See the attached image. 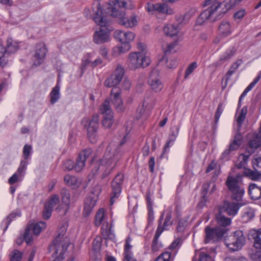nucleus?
Returning a JSON list of instances; mask_svg holds the SVG:
<instances>
[{"mask_svg": "<svg viewBox=\"0 0 261 261\" xmlns=\"http://www.w3.org/2000/svg\"><path fill=\"white\" fill-rule=\"evenodd\" d=\"M226 183L231 192L232 198L238 202V203L224 202L223 206H220L219 211L220 212H226L228 215L234 216L237 214L239 207L244 204L243 203L241 202L243 201L245 191L242 184V177L239 175H237L235 177L229 175Z\"/></svg>", "mask_w": 261, "mask_h": 261, "instance_id": "f257e3e1", "label": "nucleus"}, {"mask_svg": "<svg viewBox=\"0 0 261 261\" xmlns=\"http://www.w3.org/2000/svg\"><path fill=\"white\" fill-rule=\"evenodd\" d=\"M126 137L127 135L123 137L119 145L111 143L107 146L103 158L99 161L98 167L96 171L97 173H101L102 178L111 173L121 158L122 154L119 146H122L126 141Z\"/></svg>", "mask_w": 261, "mask_h": 261, "instance_id": "f03ea898", "label": "nucleus"}, {"mask_svg": "<svg viewBox=\"0 0 261 261\" xmlns=\"http://www.w3.org/2000/svg\"><path fill=\"white\" fill-rule=\"evenodd\" d=\"M123 8L132 9L133 4L130 0H111L108 4L107 12L114 17L117 18L119 24L126 28H132L137 24V17L135 15L126 18Z\"/></svg>", "mask_w": 261, "mask_h": 261, "instance_id": "7ed1b4c3", "label": "nucleus"}, {"mask_svg": "<svg viewBox=\"0 0 261 261\" xmlns=\"http://www.w3.org/2000/svg\"><path fill=\"white\" fill-rule=\"evenodd\" d=\"M96 16L93 18L94 22L100 28L99 30L95 31L93 35V41L96 44L103 43L109 41L108 29L111 22L107 17H100V10L98 9L96 12Z\"/></svg>", "mask_w": 261, "mask_h": 261, "instance_id": "20e7f679", "label": "nucleus"}, {"mask_svg": "<svg viewBox=\"0 0 261 261\" xmlns=\"http://www.w3.org/2000/svg\"><path fill=\"white\" fill-rule=\"evenodd\" d=\"M66 230L65 227L61 228V232L59 233L50 246V251H54V254L59 259L63 258V255L70 244L69 238L64 236Z\"/></svg>", "mask_w": 261, "mask_h": 261, "instance_id": "39448f33", "label": "nucleus"}, {"mask_svg": "<svg viewBox=\"0 0 261 261\" xmlns=\"http://www.w3.org/2000/svg\"><path fill=\"white\" fill-rule=\"evenodd\" d=\"M246 243V238L242 230H238L227 237L224 240L225 245L232 251L241 249Z\"/></svg>", "mask_w": 261, "mask_h": 261, "instance_id": "423d86ee", "label": "nucleus"}, {"mask_svg": "<svg viewBox=\"0 0 261 261\" xmlns=\"http://www.w3.org/2000/svg\"><path fill=\"white\" fill-rule=\"evenodd\" d=\"M150 62L148 54L133 52L128 55V66L132 69L146 67L149 65Z\"/></svg>", "mask_w": 261, "mask_h": 261, "instance_id": "0eeeda50", "label": "nucleus"}, {"mask_svg": "<svg viewBox=\"0 0 261 261\" xmlns=\"http://www.w3.org/2000/svg\"><path fill=\"white\" fill-rule=\"evenodd\" d=\"M173 207L172 206L167 207L161 214L158 221V226L156 232L158 234L165 230H168L173 224L174 219L172 218Z\"/></svg>", "mask_w": 261, "mask_h": 261, "instance_id": "6e6552de", "label": "nucleus"}, {"mask_svg": "<svg viewBox=\"0 0 261 261\" xmlns=\"http://www.w3.org/2000/svg\"><path fill=\"white\" fill-rule=\"evenodd\" d=\"M100 113L103 115V119L102 120V126L106 128H110L114 121V114L110 106V102L108 99H106L103 104L101 105L100 110Z\"/></svg>", "mask_w": 261, "mask_h": 261, "instance_id": "1a4fd4ad", "label": "nucleus"}, {"mask_svg": "<svg viewBox=\"0 0 261 261\" xmlns=\"http://www.w3.org/2000/svg\"><path fill=\"white\" fill-rule=\"evenodd\" d=\"M212 5V6L207 9L203 11L199 16V19H201L202 21L207 20L214 21L216 19V17L214 15L215 12L220 7V3L218 0H205V5Z\"/></svg>", "mask_w": 261, "mask_h": 261, "instance_id": "9d476101", "label": "nucleus"}, {"mask_svg": "<svg viewBox=\"0 0 261 261\" xmlns=\"http://www.w3.org/2000/svg\"><path fill=\"white\" fill-rule=\"evenodd\" d=\"M226 231V229L224 227H217L216 228H211L210 226H206L205 228V243L218 241L223 236Z\"/></svg>", "mask_w": 261, "mask_h": 261, "instance_id": "9b49d317", "label": "nucleus"}, {"mask_svg": "<svg viewBox=\"0 0 261 261\" xmlns=\"http://www.w3.org/2000/svg\"><path fill=\"white\" fill-rule=\"evenodd\" d=\"M124 73V70L121 65H118L114 72L104 82L107 87H112L120 84Z\"/></svg>", "mask_w": 261, "mask_h": 261, "instance_id": "f8f14e48", "label": "nucleus"}, {"mask_svg": "<svg viewBox=\"0 0 261 261\" xmlns=\"http://www.w3.org/2000/svg\"><path fill=\"white\" fill-rule=\"evenodd\" d=\"M99 116L94 114L88 122L87 136L89 141L94 143L97 141V132L98 128Z\"/></svg>", "mask_w": 261, "mask_h": 261, "instance_id": "ddd939ff", "label": "nucleus"}, {"mask_svg": "<svg viewBox=\"0 0 261 261\" xmlns=\"http://www.w3.org/2000/svg\"><path fill=\"white\" fill-rule=\"evenodd\" d=\"M150 88L155 92L161 91L164 87L160 77L159 69L155 67L152 69L148 80Z\"/></svg>", "mask_w": 261, "mask_h": 261, "instance_id": "4468645a", "label": "nucleus"}, {"mask_svg": "<svg viewBox=\"0 0 261 261\" xmlns=\"http://www.w3.org/2000/svg\"><path fill=\"white\" fill-rule=\"evenodd\" d=\"M123 175L118 174L112 181V194L110 199L111 204L114 203L117 198L119 197L121 191V185L123 182Z\"/></svg>", "mask_w": 261, "mask_h": 261, "instance_id": "2eb2a0df", "label": "nucleus"}, {"mask_svg": "<svg viewBox=\"0 0 261 261\" xmlns=\"http://www.w3.org/2000/svg\"><path fill=\"white\" fill-rule=\"evenodd\" d=\"M114 36L116 39L122 44L129 45V43L133 41L135 37V35L132 32L123 31L121 30H116L114 33Z\"/></svg>", "mask_w": 261, "mask_h": 261, "instance_id": "dca6fc26", "label": "nucleus"}, {"mask_svg": "<svg viewBox=\"0 0 261 261\" xmlns=\"http://www.w3.org/2000/svg\"><path fill=\"white\" fill-rule=\"evenodd\" d=\"M47 51V48L43 43L38 44L36 45L33 57L34 64L35 66H38L43 63Z\"/></svg>", "mask_w": 261, "mask_h": 261, "instance_id": "f3484780", "label": "nucleus"}, {"mask_svg": "<svg viewBox=\"0 0 261 261\" xmlns=\"http://www.w3.org/2000/svg\"><path fill=\"white\" fill-rule=\"evenodd\" d=\"M121 91L116 88L112 89L111 97L112 102L118 112H122L125 110L122 99L120 97Z\"/></svg>", "mask_w": 261, "mask_h": 261, "instance_id": "a211bd4d", "label": "nucleus"}, {"mask_svg": "<svg viewBox=\"0 0 261 261\" xmlns=\"http://www.w3.org/2000/svg\"><path fill=\"white\" fill-rule=\"evenodd\" d=\"M155 104V98L151 92H149L146 94L144 98L142 108L140 110V113L143 114L145 112H149L153 108Z\"/></svg>", "mask_w": 261, "mask_h": 261, "instance_id": "6ab92c4d", "label": "nucleus"}, {"mask_svg": "<svg viewBox=\"0 0 261 261\" xmlns=\"http://www.w3.org/2000/svg\"><path fill=\"white\" fill-rule=\"evenodd\" d=\"M233 28L230 23L228 21H222L218 27V35L221 37H226L231 35Z\"/></svg>", "mask_w": 261, "mask_h": 261, "instance_id": "aec40b11", "label": "nucleus"}, {"mask_svg": "<svg viewBox=\"0 0 261 261\" xmlns=\"http://www.w3.org/2000/svg\"><path fill=\"white\" fill-rule=\"evenodd\" d=\"M248 235L254 240L253 247L255 249H261V228L251 229Z\"/></svg>", "mask_w": 261, "mask_h": 261, "instance_id": "412c9836", "label": "nucleus"}, {"mask_svg": "<svg viewBox=\"0 0 261 261\" xmlns=\"http://www.w3.org/2000/svg\"><path fill=\"white\" fill-rule=\"evenodd\" d=\"M98 9L100 10V14L99 15L100 17H107L106 16H103L102 15V8L98 2L93 4L92 8V11L89 8H86L84 10V15L87 18H92L93 20L94 17L96 16V12Z\"/></svg>", "mask_w": 261, "mask_h": 261, "instance_id": "4be33fe9", "label": "nucleus"}, {"mask_svg": "<svg viewBox=\"0 0 261 261\" xmlns=\"http://www.w3.org/2000/svg\"><path fill=\"white\" fill-rule=\"evenodd\" d=\"M101 228V234L105 239H113L114 234L111 230L112 225L109 226L108 220L102 223Z\"/></svg>", "mask_w": 261, "mask_h": 261, "instance_id": "5701e85b", "label": "nucleus"}, {"mask_svg": "<svg viewBox=\"0 0 261 261\" xmlns=\"http://www.w3.org/2000/svg\"><path fill=\"white\" fill-rule=\"evenodd\" d=\"M96 198L93 199L89 196L86 199L83 210V214L85 216L89 215L96 204Z\"/></svg>", "mask_w": 261, "mask_h": 261, "instance_id": "b1692460", "label": "nucleus"}, {"mask_svg": "<svg viewBox=\"0 0 261 261\" xmlns=\"http://www.w3.org/2000/svg\"><path fill=\"white\" fill-rule=\"evenodd\" d=\"M235 50L233 48H229L225 53L220 57L219 60L216 62L214 63L213 65L215 67H217L224 62L228 61L234 54Z\"/></svg>", "mask_w": 261, "mask_h": 261, "instance_id": "393cba45", "label": "nucleus"}, {"mask_svg": "<svg viewBox=\"0 0 261 261\" xmlns=\"http://www.w3.org/2000/svg\"><path fill=\"white\" fill-rule=\"evenodd\" d=\"M255 216V211L250 207H245L242 213L241 220L243 223H247L252 220Z\"/></svg>", "mask_w": 261, "mask_h": 261, "instance_id": "a878e982", "label": "nucleus"}, {"mask_svg": "<svg viewBox=\"0 0 261 261\" xmlns=\"http://www.w3.org/2000/svg\"><path fill=\"white\" fill-rule=\"evenodd\" d=\"M106 221H107V216L105 214V210L102 208L99 209L95 216L94 224L95 226H99Z\"/></svg>", "mask_w": 261, "mask_h": 261, "instance_id": "bb28decb", "label": "nucleus"}, {"mask_svg": "<svg viewBox=\"0 0 261 261\" xmlns=\"http://www.w3.org/2000/svg\"><path fill=\"white\" fill-rule=\"evenodd\" d=\"M65 184L73 188H77L81 184V180L75 176L66 175L64 177Z\"/></svg>", "mask_w": 261, "mask_h": 261, "instance_id": "cd10ccee", "label": "nucleus"}, {"mask_svg": "<svg viewBox=\"0 0 261 261\" xmlns=\"http://www.w3.org/2000/svg\"><path fill=\"white\" fill-rule=\"evenodd\" d=\"M130 48L129 45H125L124 46H116L113 48L111 52V56L113 57H117L120 56L121 54H124L126 51H128Z\"/></svg>", "mask_w": 261, "mask_h": 261, "instance_id": "c85d7f7f", "label": "nucleus"}, {"mask_svg": "<svg viewBox=\"0 0 261 261\" xmlns=\"http://www.w3.org/2000/svg\"><path fill=\"white\" fill-rule=\"evenodd\" d=\"M28 226L31 227V229L33 231L34 234L37 236L46 228V225L45 222H39L29 224Z\"/></svg>", "mask_w": 261, "mask_h": 261, "instance_id": "c756f323", "label": "nucleus"}, {"mask_svg": "<svg viewBox=\"0 0 261 261\" xmlns=\"http://www.w3.org/2000/svg\"><path fill=\"white\" fill-rule=\"evenodd\" d=\"M179 29L180 27L178 25L169 24L164 27L163 31L166 35L173 36L177 34Z\"/></svg>", "mask_w": 261, "mask_h": 261, "instance_id": "7c9ffc66", "label": "nucleus"}, {"mask_svg": "<svg viewBox=\"0 0 261 261\" xmlns=\"http://www.w3.org/2000/svg\"><path fill=\"white\" fill-rule=\"evenodd\" d=\"M242 136L240 132H238L235 136L233 140L231 142L229 146L228 149L231 151H234L238 149L242 143Z\"/></svg>", "mask_w": 261, "mask_h": 261, "instance_id": "2f4dec72", "label": "nucleus"}, {"mask_svg": "<svg viewBox=\"0 0 261 261\" xmlns=\"http://www.w3.org/2000/svg\"><path fill=\"white\" fill-rule=\"evenodd\" d=\"M157 12L166 15H172L174 10L165 3H158Z\"/></svg>", "mask_w": 261, "mask_h": 261, "instance_id": "473e14b6", "label": "nucleus"}, {"mask_svg": "<svg viewBox=\"0 0 261 261\" xmlns=\"http://www.w3.org/2000/svg\"><path fill=\"white\" fill-rule=\"evenodd\" d=\"M172 129H175L174 130L172 131V134L170 136V139L166 143V145H165V147L164 148V153L166 152L167 150L170 147V144L173 143V141L175 140L178 134L179 130V127L177 126H174L172 127Z\"/></svg>", "mask_w": 261, "mask_h": 261, "instance_id": "72a5a7b5", "label": "nucleus"}, {"mask_svg": "<svg viewBox=\"0 0 261 261\" xmlns=\"http://www.w3.org/2000/svg\"><path fill=\"white\" fill-rule=\"evenodd\" d=\"M250 155L249 153L247 152L244 154H240L238 158V163L236 164V167L239 169L245 168Z\"/></svg>", "mask_w": 261, "mask_h": 261, "instance_id": "f704fd0d", "label": "nucleus"}, {"mask_svg": "<svg viewBox=\"0 0 261 261\" xmlns=\"http://www.w3.org/2000/svg\"><path fill=\"white\" fill-rule=\"evenodd\" d=\"M247 113V108L246 107H244L241 110L240 112L238 114V116L237 118L238 132H240V128L242 126V124L245 120Z\"/></svg>", "mask_w": 261, "mask_h": 261, "instance_id": "c9c22d12", "label": "nucleus"}, {"mask_svg": "<svg viewBox=\"0 0 261 261\" xmlns=\"http://www.w3.org/2000/svg\"><path fill=\"white\" fill-rule=\"evenodd\" d=\"M223 213L219 211V213L216 215V218L219 225L225 227L230 224L231 219L225 217L222 214Z\"/></svg>", "mask_w": 261, "mask_h": 261, "instance_id": "e433bc0d", "label": "nucleus"}, {"mask_svg": "<svg viewBox=\"0 0 261 261\" xmlns=\"http://www.w3.org/2000/svg\"><path fill=\"white\" fill-rule=\"evenodd\" d=\"M19 46L18 43L9 39L7 41V49L6 53L8 54H12L15 53L18 49Z\"/></svg>", "mask_w": 261, "mask_h": 261, "instance_id": "4c0bfd02", "label": "nucleus"}, {"mask_svg": "<svg viewBox=\"0 0 261 261\" xmlns=\"http://www.w3.org/2000/svg\"><path fill=\"white\" fill-rule=\"evenodd\" d=\"M60 98V87L57 85L50 93V100L52 104L56 103Z\"/></svg>", "mask_w": 261, "mask_h": 261, "instance_id": "58836bf2", "label": "nucleus"}, {"mask_svg": "<svg viewBox=\"0 0 261 261\" xmlns=\"http://www.w3.org/2000/svg\"><path fill=\"white\" fill-rule=\"evenodd\" d=\"M257 249L251 248L248 251L249 257L254 261H261V251Z\"/></svg>", "mask_w": 261, "mask_h": 261, "instance_id": "ea45409f", "label": "nucleus"}, {"mask_svg": "<svg viewBox=\"0 0 261 261\" xmlns=\"http://www.w3.org/2000/svg\"><path fill=\"white\" fill-rule=\"evenodd\" d=\"M253 169L257 171L261 172V155H255L252 161Z\"/></svg>", "mask_w": 261, "mask_h": 261, "instance_id": "a19ab883", "label": "nucleus"}, {"mask_svg": "<svg viewBox=\"0 0 261 261\" xmlns=\"http://www.w3.org/2000/svg\"><path fill=\"white\" fill-rule=\"evenodd\" d=\"M6 49L2 45H0V65L5 66L8 63L7 57L6 55Z\"/></svg>", "mask_w": 261, "mask_h": 261, "instance_id": "79ce46f5", "label": "nucleus"}, {"mask_svg": "<svg viewBox=\"0 0 261 261\" xmlns=\"http://www.w3.org/2000/svg\"><path fill=\"white\" fill-rule=\"evenodd\" d=\"M101 186L99 185H96L91 190L89 197L93 199H95V198H96V200L97 201L98 199L99 195L101 193Z\"/></svg>", "mask_w": 261, "mask_h": 261, "instance_id": "37998d69", "label": "nucleus"}, {"mask_svg": "<svg viewBox=\"0 0 261 261\" xmlns=\"http://www.w3.org/2000/svg\"><path fill=\"white\" fill-rule=\"evenodd\" d=\"M62 202L67 207L70 204V194L66 189H62L61 192Z\"/></svg>", "mask_w": 261, "mask_h": 261, "instance_id": "c03bdc74", "label": "nucleus"}, {"mask_svg": "<svg viewBox=\"0 0 261 261\" xmlns=\"http://www.w3.org/2000/svg\"><path fill=\"white\" fill-rule=\"evenodd\" d=\"M59 202V197L57 195H52L45 205L53 208Z\"/></svg>", "mask_w": 261, "mask_h": 261, "instance_id": "a18cd8bd", "label": "nucleus"}, {"mask_svg": "<svg viewBox=\"0 0 261 261\" xmlns=\"http://www.w3.org/2000/svg\"><path fill=\"white\" fill-rule=\"evenodd\" d=\"M242 63V61L241 60H237L235 63H234L231 66L230 68L228 70L227 72L226 73V76L228 77L231 76L232 74H233L235 71L237 70L239 66Z\"/></svg>", "mask_w": 261, "mask_h": 261, "instance_id": "49530a36", "label": "nucleus"}, {"mask_svg": "<svg viewBox=\"0 0 261 261\" xmlns=\"http://www.w3.org/2000/svg\"><path fill=\"white\" fill-rule=\"evenodd\" d=\"M32 233H33V232L31 229V227L28 226L25 230L23 236V239L27 244H29L32 241Z\"/></svg>", "mask_w": 261, "mask_h": 261, "instance_id": "de8ad7c7", "label": "nucleus"}, {"mask_svg": "<svg viewBox=\"0 0 261 261\" xmlns=\"http://www.w3.org/2000/svg\"><path fill=\"white\" fill-rule=\"evenodd\" d=\"M161 234L160 233L158 234L157 232H155L152 244V250L154 252L158 251L160 247L161 246V244L159 242V238Z\"/></svg>", "mask_w": 261, "mask_h": 261, "instance_id": "09e8293b", "label": "nucleus"}, {"mask_svg": "<svg viewBox=\"0 0 261 261\" xmlns=\"http://www.w3.org/2000/svg\"><path fill=\"white\" fill-rule=\"evenodd\" d=\"M27 165L28 162L27 161H21L16 172L18 173V174L23 177L27 169Z\"/></svg>", "mask_w": 261, "mask_h": 261, "instance_id": "8fccbe9b", "label": "nucleus"}, {"mask_svg": "<svg viewBox=\"0 0 261 261\" xmlns=\"http://www.w3.org/2000/svg\"><path fill=\"white\" fill-rule=\"evenodd\" d=\"M197 67V64L196 62L191 63L186 70L185 79H187Z\"/></svg>", "mask_w": 261, "mask_h": 261, "instance_id": "3c124183", "label": "nucleus"}, {"mask_svg": "<svg viewBox=\"0 0 261 261\" xmlns=\"http://www.w3.org/2000/svg\"><path fill=\"white\" fill-rule=\"evenodd\" d=\"M92 152V150L91 148H87L81 151L78 156L86 162V160L91 155Z\"/></svg>", "mask_w": 261, "mask_h": 261, "instance_id": "603ef678", "label": "nucleus"}, {"mask_svg": "<svg viewBox=\"0 0 261 261\" xmlns=\"http://www.w3.org/2000/svg\"><path fill=\"white\" fill-rule=\"evenodd\" d=\"M158 6V3H148L145 5V8L148 12L153 14L154 12H157Z\"/></svg>", "mask_w": 261, "mask_h": 261, "instance_id": "864d4df0", "label": "nucleus"}, {"mask_svg": "<svg viewBox=\"0 0 261 261\" xmlns=\"http://www.w3.org/2000/svg\"><path fill=\"white\" fill-rule=\"evenodd\" d=\"M22 177L20 176L18 173L15 172L8 179V183L10 185H13L17 182L20 181L22 179Z\"/></svg>", "mask_w": 261, "mask_h": 261, "instance_id": "5fc2aeb1", "label": "nucleus"}, {"mask_svg": "<svg viewBox=\"0 0 261 261\" xmlns=\"http://www.w3.org/2000/svg\"><path fill=\"white\" fill-rule=\"evenodd\" d=\"M22 258V253L18 250H14L12 252L10 257L11 261H20Z\"/></svg>", "mask_w": 261, "mask_h": 261, "instance_id": "6e6d98bb", "label": "nucleus"}, {"mask_svg": "<svg viewBox=\"0 0 261 261\" xmlns=\"http://www.w3.org/2000/svg\"><path fill=\"white\" fill-rule=\"evenodd\" d=\"M85 166V162L80 159L78 156L76 160V164L74 165V169L76 172L81 171Z\"/></svg>", "mask_w": 261, "mask_h": 261, "instance_id": "4d7b16f0", "label": "nucleus"}, {"mask_svg": "<svg viewBox=\"0 0 261 261\" xmlns=\"http://www.w3.org/2000/svg\"><path fill=\"white\" fill-rule=\"evenodd\" d=\"M132 239H130V237H127L126 241H125V251L124 253V255L127 254V256H128V254L132 253V252L130 251V249L132 247V246L130 245V243L132 242Z\"/></svg>", "mask_w": 261, "mask_h": 261, "instance_id": "13d9d810", "label": "nucleus"}, {"mask_svg": "<svg viewBox=\"0 0 261 261\" xmlns=\"http://www.w3.org/2000/svg\"><path fill=\"white\" fill-rule=\"evenodd\" d=\"M171 253L169 252H165L159 255L155 261H170Z\"/></svg>", "mask_w": 261, "mask_h": 261, "instance_id": "bf43d9fd", "label": "nucleus"}, {"mask_svg": "<svg viewBox=\"0 0 261 261\" xmlns=\"http://www.w3.org/2000/svg\"><path fill=\"white\" fill-rule=\"evenodd\" d=\"M187 16V14H184L182 15L177 16L176 17V20L178 23V26L180 28V27H182L188 22V19L186 18Z\"/></svg>", "mask_w": 261, "mask_h": 261, "instance_id": "052dcab7", "label": "nucleus"}, {"mask_svg": "<svg viewBox=\"0 0 261 261\" xmlns=\"http://www.w3.org/2000/svg\"><path fill=\"white\" fill-rule=\"evenodd\" d=\"M63 168L65 170H71L73 169H74V162L70 160L65 161L63 162Z\"/></svg>", "mask_w": 261, "mask_h": 261, "instance_id": "680f3d73", "label": "nucleus"}, {"mask_svg": "<svg viewBox=\"0 0 261 261\" xmlns=\"http://www.w3.org/2000/svg\"><path fill=\"white\" fill-rule=\"evenodd\" d=\"M239 4V3L237 0H227L225 2V6L227 10H229L233 8Z\"/></svg>", "mask_w": 261, "mask_h": 261, "instance_id": "e2e57ef3", "label": "nucleus"}, {"mask_svg": "<svg viewBox=\"0 0 261 261\" xmlns=\"http://www.w3.org/2000/svg\"><path fill=\"white\" fill-rule=\"evenodd\" d=\"M162 62L166 61L167 62V67L169 68H174L177 65V63L175 60L168 61L166 57H164L161 60Z\"/></svg>", "mask_w": 261, "mask_h": 261, "instance_id": "0e129e2a", "label": "nucleus"}, {"mask_svg": "<svg viewBox=\"0 0 261 261\" xmlns=\"http://www.w3.org/2000/svg\"><path fill=\"white\" fill-rule=\"evenodd\" d=\"M53 209L45 205L44 209L43 212V217L45 219H48L51 215Z\"/></svg>", "mask_w": 261, "mask_h": 261, "instance_id": "69168bd1", "label": "nucleus"}, {"mask_svg": "<svg viewBox=\"0 0 261 261\" xmlns=\"http://www.w3.org/2000/svg\"><path fill=\"white\" fill-rule=\"evenodd\" d=\"M187 225V221L184 220H180L178 221V225L176 227V230L178 232H182L185 229Z\"/></svg>", "mask_w": 261, "mask_h": 261, "instance_id": "338daca9", "label": "nucleus"}, {"mask_svg": "<svg viewBox=\"0 0 261 261\" xmlns=\"http://www.w3.org/2000/svg\"><path fill=\"white\" fill-rule=\"evenodd\" d=\"M32 151V147L30 145H25L23 149V154L24 159L27 160Z\"/></svg>", "mask_w": 261, "mask_h": 261, "instance_id": "774afa93", "label": "nucleus"}]
</instances>
